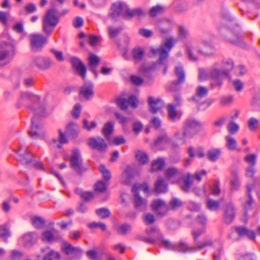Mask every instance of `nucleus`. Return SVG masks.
Instances as JSON below:
<instances>
[{
	"mask_svg": "<svg viewBox=\"0 0 260 260\" xmlns=\"http://www.w3.org/2000/svg\"><path fill=\"white\" fill-rule=\"evenodd\" d=\"M20 104L25 105L27 109L34 113L29 134L33 139L42 138L44 136L42 118L47 116L45 108L41 103V97L30 92H22L19 100Z\"/></svg>",
	"mask_w": 260,
	"mask_h": 260,
	"instance_id": "1",
	"label": "nucleus"
},
{
	"mask_svg": "<svg viewBox=\"0 0 260 260\" xmlns=\"http://www.w3.org/2000/svg\"><path fill=\"white\" fill-rule=\"evenodd\" d=\"M57 12V10L52 8L48 10L43 17L42 30L46 36L40 34H32L30 35V45L33 51H41L47 44L48 37L52 34L59 21L56 15Z\"/></svg>",
	"mask_w": 260,
	"mask_h": 260,
	"instance_id": "2",
	"label": "nucleus"
},
{
	"mask_svg": "<svg viewBox=\"0 0 260 260\" xmlns=\"http://www.w3.org/2000/svg\"><path fill=\"white\" fill-rule=\"evenodd\" d=\"M234 66L233 61L231 59H224L222 61V68H218V64L215 63L211 69L210 76L214 83L212 86H221L223 80L230 78V73Z\"/></svg>",
	"mask_w": 260,
	"mask_h": 260,
	"instance_id": "3",
	"label": "nucleus"
},
{
	"mask_svg": "<svg viewBox=\"0 0 260 260\" xmlns=\"http://www.w3.org/2000/svg\"><path fill=\"white\" fill-rule=\"evenodd\" d=\"M15 152L18 156V160L26 168L31 169L34 168L41 170L45 169L41 161H37L31 158V154L28 151L27 147L21 146L17 150H15Z\"/></svg>",
	"mask_w": 260,
	"mask_h": 260,
	"instance_id": "4",
	"label": "nucleus"
},
{
	"mask_svg": "<svg viewBox=\"0 0 260 260\" xmlns=\"http://www.w3.org/2000/svg\"><path fill=\"white\" fill-rule=\"evenodd\" d=\"M176 40L173 37H170L162 43L159 48H151V53L155 55L159 53L158 63L161 65H166L165 61L169 56V53L176 42ZM167 71V66H165L164 73L165 74Z\"/></svg>",
	"mask_w": 260,
	"mask_h": 260,
	"instance_id": "5",
	"label": "nucleus"
},
{
	"mask_svg": "<svg viewBox=\"0 0 260 260\" xmlns=\"http://www.w3.org/2000/svg\"><path fill=\"white\" fill-rule=\"evenodd\" d=\"M70 167L78 174L81 175L87 170L83 165L80 151L77 149H74L70 157Z\"/></svg>",
	"mask_w": 260,
	"mask_h": 260,
	"instance_id": "6",
	"label": "nucleus"
},
{
	"mask_svg": "<svg viewBox=\"0 0 260 260\" xmlns=\"http://www.w3.org/2000/svg\"><path fill=\"white\" fill-rule=\"evenodd\" d=\"M202 124L194 119H188L185 120L183 125L184 137L192 138L201 129Z\"/></svg>",
	"mask_w": 260,
	"mask_h": 260,
	"instance_id": "7",
	"label": "nucleus"
},
{
	"mask_svg": "<svg viewBox=\"0 0 260 260\" xmlns=\"http://www.w3.org/2000/svg\"><path fill=\"white\" fill-rule=\"evenodd\" d=\"M15 54V47L12 43L0 44V66L7 63Z\"/></svg>",
	"mask_w": 260,
	"mask_h": 260,
	"instance_id": "8",
	"label": "nucleus"
},
{
	"mask_svg": "<svg viewBox=\"0 0 260 260\" xmlns=\"http://www.w3.org/2000/svg\"><path fill=\"white\" fill-rule=\"evenodd\" d=\"M177 80L171 82L169 86V90L172 91H178L180 89V86L185 82V74L183 66L180 64L176 66L174 70Z\"/></svg>",
	"mask_w": 260,
	"mask_h": 260,
	"instance_id": "9",
	"label": "nucleus"
},
{
	"mask_svg": "<svg viewBox=\"0 0 260 260\" xmlns=\"http://www.w3.org/2000/svg\"><path fill=\"white\" fill-rule=\"evenodd\" d=\"M53 63V61L50 58L43 56H35L31 59L32 67L43 71L49 70Z\"/></svg>",
	"mask_w": 260,
	"mask_h": 260,
	"instance_id": "10",
	"label": "nucleus"
},
{
	"mask_svg": "<svg viewBox=\"0 0 260 260\" xmlns=\"http://www.w3.org/2000/svg\"><path fill=\"white\" fill-rule=\"evenodd\" d=\"M151 209L157 216L160 217L166 216L169 210V206L165 201L159 199H155L152 201Z\"/></svg>",
	"mask_w": 260,
	"mask_h": 260,
	"instance_id": "11",
	"label": "nucleus"
},
{
	"mask_svg": "<svg viewBox=\"0 0 260 260\" xmlns=\"http://www.w3.org/2000/svg\"><path fill=\"white\" fill-rule=\"evenodd\" d=\"M87 144L91 149L96 150L100 152H105L108 147L105 139L101 137L89 138Z\"/></svg>",
	"mask_w": 260,
	"mask_h": 260,
	"instance_id": "12",
	"label": "nucleus"
},
{
	"mask_svg": "<svg viewBox=\"0 0 260 260\" xmlns=\"http://www.w3.org/2000/svg\"><path fill=\"white\" fill-rule=\"evenodd\" d=\"M127 6L121 2L114 3L111 8L110 15L113 18H115L119 16H122L126 18Z\"/></svg>",
	"mask_w": 260,
	"mask_h": 260,
	"instance_id": "13",
	"label": "nucleus"
},
{
	"mask_svg": "<svg viewBox=\"0 0 260 260\" xmlns=\"http://www.w3.org/2000/svg\"><path fill=\"white\" fill-rule=\"evenodd\" d=\"M61 250L66 255L69 256L70 259H75L76 256L77 257L82 252L80 247H74L70 243L66 242L62 243Z\"/></svg>",
	"mask_w": 260,
	"mask_h": 260,
	"instance_id": "14",
	"label": "nucleus"
},
{
	"mask_svg": "<svg viewBox=\"0 0 260 260\" xmlns=\"http://www.w3.org/2000/svg\"><path fill=\"white\" fill-rule=\"evenodd\" d=\"M193 176L190 174L187 173L185 175H183L179 178L177 181L178 184L181 189L184 192H188L190 188L193 184Z\"/></svg>",
	"mask_w": 260,
	"mask_h": 260,
	"instance_id": "15",
	"label": "nucleus"
},
{
	"mask_svg": "<svg viewBox=\"0 0 260 260\" xmlns=\"http://www.w3.org/2000/svg\"><path fill=\"white\" fill-rule=\"evenodd\" d=\"M132 191L134 193V203L135 207L138 210H142L145 209L147 207V201L140 196L136 184L133 186Z\"/></svg>",
	"mask_w": 260,
	"mask_h": 260,
	"instance_id": "16",
	"label": "nucleus"
},
{
	"mask_svg": "<svg viewBox=\"0 0 260 260\" xmlns=\"http://www.w3.org/2000/svg\"><path fill=\"white\" fill-rule=\"evenodd\" d=\"M198 52L205 56H212L215 54V49L210 43L203 41L201 45L198 47Z\"/></svg>",
	"mask_w": 260,
	"mask_h": 260,
	"instance_id": "17",
	"label": "nucleus"
},
{
	"mask_svg": "<svg viewBox=\"0 0 260 260\" xmlns=\"http://www.w3.org/2000/svg\"><path fill=\"white\" fill-rule=\"evenodd\" d=\"M148 103L149 107V111L152 114L156 113L163 107L164 103L160 99H154L150 96L148 98Z\"/></svg>",
	"mask_w": 260,
	"mask_h": 260,
	"instance_id": "18",
	"label": "nucleus"
},
{
	"mask_svg": "<svg viewBox=\"0 0 260 260\" xmlns=\"http://www.w3.org/2000/svg\"><path fill=\"white\" fill-rule=\"evenodd\" d=\"M71 62L77 73L84 80L85 78L86 69L83 62L80 59L75 57L71 58Z\"/></svg>",
	"mask_w": 260,
	"mask_h": 260,
	"instance_id": "19",
	"label": "nucleus"
},
{
	"mask_svg": "<svg viewBox=\"0 0 260 260\" xmlns=\"http://www.w3.org/2000/svg\"><path fill=\"white\" fill-rule=\"evenodd\" d=\"M235 211L234 204L230 202L226 204L224 211V221L226 224H230L234 220Z\"/></svg>",
	"mask_w": 260,
	"mask_h": 260,
	"instance_id": "20",
	"label": "nucleus"
},
{
	"mask_svg": "<svg viewBox=\"0 0 260 260\" xmlns=\"http://www.w3.org/2000/svg\"><path fill=\"white\" fill-rule=\"evenodd\" d=\"M157 27L162 37H166L172 30V25L170 21L163 20L158 23Z\"/></svg>",
	"mask_w": 260,
	"mask_h": 260,
	"instance_id": "21",
	"label": "nucleus"
},
{
	"mask_svg": "<svg viewBox=\"0 0 260 260\" xmlns=\"http://www.w3.org/2000/svg\"><path fill=\"white\" fill-rule=\"evenodd\" d=\"M93 84L92 82H85L80 88L79 93L85 99H89L93 95Z\"/></svg>",
	"mask_w": 260,
	"mask_h": 260,
	"instance_id": "22",
	"label": "nucleus"
},
{
	"mask_svg": "<svg viewBox=\"0 0 260 260\" xmlns=\"http://www.w3.org/2000/svg\"><path fill=\"white\" fill-rule=\"evenodd\" d=\"M208 93V90L206 87L199 86L196 89V95L189 98L188 101L198 103L202 98L207 96Z\"/></svg>",
	"mask_w": 260,
	"mask_h": 260,
	"instance_id": "23",
	"label": "nucleus"
},
{
	"mask_svg": "<svg viewBox=\"0 0 260 260\" xmlns=\"http://www.w3.org/2000/svg\"><path fill=\"white\" fill-rule=\"evenodd\" d=\"M39 235L36 232H28L22 236L23 244L27 246L34 245L39 239Z\"/></svg>",
	"mask_w": 260,
	"mask_h": 260,
	"instance_id": "24",
	"label": "nucleus"
},
{
	"mask_svg": "<svg viewBox=\"0 0 260 260\" xmlns=\"http://www.w3.org/2000/svg\"><path fill=\"white\" fill-rule=\"evenodd\" d=\"M232 229H234L235 231L238 234L239 237H241L246 236L250 240H254L255 238V233L253 231L248 230L247 228L243 226H235Z\"/></svg>",
	"mask_w": 260,
	"mask_h": 260,
	"instance_id": "25",
	"label": "nucleus"
},
{
	"mask_svg": "<svg viewBox=\"0 0 260 260\" xmlns=\"http://www.w3.org/2000/svg\"><path fill=\"white\" fill-rule=\"evenodd\" d=\"M41 251L43 253H44V260H54L60 258L59 253L50 249L49 247L42 248Z\"/></svg>",
	"mask_w": 260,
	"mask_h": 260,
	"instance_id": "26",
	"label": "nucleus"
},
{
	"mask_svg": "<svg viewBox=\"0 0 260 260\" xmlns=\"http://www.w3.org/2000/svg\"><path fill=\"white\" fill-rule=\"evenodd\" d=\"M134 177V169L127 166L124 172H123L121 177V182L123 184L128 185L131 183V180Z\"/></svg>",
	"mask_w": 260,
	"mask_h": 260,
	"instance_id": "27",
	"label": "nucleus"
},
{
	"mask_svg": "<svg viewBox=\"0 0 260 260\" xmlns=\"http://www.w3.org/2000/svg\"><path fill=\"white\" fill-rule=\"evenodd\" d=\"M232 179L231 181V187L232 190H238L240 185L239 178V171L237 168H234L231 170Z\"/></svg>",
	"mask_w": 260,
	"mask_h": 260,
	"instance_id": "28",
	"label": "nucleus"
},
{
	"mask_svg": "<svg viewBox=\"0 0 260 260\" xmlns=\"http://www.w3.org/2000/svg\"><path fill=\"white\" fill-rule=\"evenodd\" d=\"M88 60L90 70L93 73L95 77L96 78L98 76V73L96 70V67L100 63V58L94 54H90Z\"/></svg>",
	"mask_w": 260,
	"mask_h": 260,
	"instance_id": "29",
	"label": "nucleus"
},
{
	"mask_svg": "<svg viewBox=\"0 0 260 260\" xmlns=\"http://www.w3.org/2000/svg\"><path fill=\"white\" fill-rule=\"evenodd\" d=\"M114 122L110 121L106 123L102 128V133L108 141L111 140V135L114 131Z\"/></svg>",
	"mask_w": 260,
	"mask_h": 260,
	"instance_id": "30",
	"label": "nucleus"
},
{
	"mask_svg": "<svg viewBox=\"0 0 260 260\" xmlns=\"http://www.w3.org/2000/svg\"><path fill=\"white\" fill-rule=\"evenodd\" d=\"M66 133L69 138H75L78 133V126L73 122L69 123L66 126Z\"/></svg>",
	"mask_w": 260,
	"mask_h": 260,
	"instance_id": "31",
	"label": "nucleus"
},
{
	"mask_svg": "<svg viewBox=\"0 0 260 260\" xmlns=\"http://www.w3.org/2000/svg\"><path fill=\"white\" fill-rule=\"evenodd\" d=\"M145 54L144 49L141 47H136L132 51L133 59L135 63L140 62L143 59Z\"/></svg>",
	"mask_w": 260,
	"mask_h": 260,
	"instance_id": "32",
	"label": "nucleus"
},
{
	"mask_svg": "<svg viewBox=\"0 0 260 260\" xmlns=\"http://www.w3.org/2000/svg\"><path fill=\"white\" fill-rule=\"evenodd\" d=\"M172 250L181 252H186L189 251H196V249L189 247L187 244L183 241H180L177 244H174V246L172 247Z\"/></svg>",
	"mask_w": 260,
	"mask_h": 260,
	"instance_id": "33",
	"label": "nucleus"
},
{
	"mask_svg": "<svg viewBox=\"0 0 260 260\" xmlns=\"http://www.w3.org/2000/svg\"><path fill=\"white\" fill-rule=\"evenodd\" d=\"M168 113L169 119L172 121H175L180 118V115L177 112L175 106L173 104L168 105Z\"/></svg>",
	"mask_w": 260,
	"mask_h": 260,
	"instance_id": "34",
	"label": "nucleus"
},
{
	"mask_svg": "<svg viewBox=\"0 0 260 260\" xmlns=\"http://www.w3.org/2000/svg\"><path fill=\"white\" fill-rule=\"evenodd\" d=\"M252 186L248 185L247 186V192L248 196V200L245 203L244 207L245 210L246 211V214H247V211L252 209V205L253 203V199L252 197L251 194Z\"/></svg>",
	"mask_w": 260,
	"mask_h": 260,
	"instance_id": "35",
	"label": "nucleus"
},
{
	"mask_svg": "<svg viewBox=\"0 0 260 260\" xmlns=\"http://www.w3.org/2000/svg\"><path fill=\"white\" fill-rule=\"evenodd\" d=\"M135 157L137 161L140 165H145L149 161L148 155L143 151H137L136 152Z\"/></svg>",
	"mask_w": 260,
	"mask_h": 260,
	"instance_id": "36",
	"label": "nucleus"
},
{
	"mask_svg": "<svg viewBox=\"0 0 260 260\" xmlns=\"http://www.w3.org/2000/svg\"><path fill=\"white\" fill-rule=\"evenodd\" d=\"M146 15V13L141 8L129 10L127 7L126 18H132L134 17H141Z\"/></svg>",
	"mask_w": 260,
	"mask_h": 260,
	"instance_id": "37",
	"label": "nucleus"
},
{
	"mask_svg": "<svg viewBox=\"0 0 260 260\" xmlns=\"http://www.w3.org/2000/svg\"><path fill=\"white\" fill-rule=\"evenodd\" d=\"M221 154V150L219 148H213L209 150L207 153L208 159L212 161H216Z\"/></svg>",
	"mask_w": 260,
	"mask_h": 260,
	"instance_id": "38",
	"label": "nucleus"
},
{
	"mask_svg": "<svg viewBox=\"0 0 260 260\" xmlns=\"http://www.w3.org/2000/svg\"><path fill=\"white\" fill-rule=\"evenodd\" d=\"M58 140L54 139L53 140V142L54 144L56 143V147L60 149L62 147V145L67 143L68 142V140L65 135V134L63 133L61 129L58 130Z\"/></svg>",
	"mask_w": 260,
	"mask_h": 260,
	"instance_id": "39",
	"label": "nucleus"
},
{
	"mask_svg": "<svg viewBox=\"0 0 260 260\" xmlns=\"http://www.w3.org/2000/svg\"><path fill=\"white\" fill-rule=\"evenodd\" d=\"M167 184L163 179H159L155 183L154 191L157 193L165 192L167 191Z\"/></svg>",
	"mask_w": 260,
	"mask_h": 260,
	"instance_id": "40",
	"label": "nucleus"
},
{
	"mask_svg": "<svg viewBox=\"0 0 260 260\" xmlns=\"http://www.w3.org/2000/svg\"><path fill=\"white\" fill-rule=\"evenodd\" d=\"M165 8L161 5H156L152 7L149 11V15L151 17H154L157 15L164 13Z\"/></svg>",
	"mask_w": 260,
	"mask_h": 260,
	"instance_id": "41",
	"label": "nucleus"
},
{
	"mask_svg": "<svg viewBox=\"0 0 260 260\" xmlns=\"http://www.w3.org/2000/svg\"><path fill=\"white\" fill-rule=\"evenodd\" d=\"M41 240L43 241L51 243L55 241L56 239V237L50 230H46L42 233Z\"/></svg>",
	"mask_w": 260,
	"mask_h": 260,
	"instance_id": "42",
	"label": "nucleus"
},
{
	"mask_svg": "<svg viewBox=\"0 0 260 260\" xmlns=\"http://www.w3.org/2000/svg\"><path fill=\"white\" fill-rule=\"evenodd\" d=\"M193 46L191 43H188L186 44V52L190 60L196 61L198 60V56L193 52Z\"/></svg>",
	"mask_w": 260,
	"mask_h": 260,
	"instance_id": "43",
	"label": "nucleus"
},
{
	"mask_svg": "<svg viewBox=\"0 0 260 260\" xmlns=\"http://www.w3.org/2000/svg\"><path fill=\"white\" fill-rule=\"evenodd\" d=\"M171 142V139L168 137V135L164 133L159 136L154 141L155 145L158 146L161 144L167 145Z\"/></svg>",
	"mask_w": 260,
	"mask_h": 260,
	"instance_id": "44",
	"label": "nucleus"
},
{
	"mask_svg": "<svg viewBox=\"0 0 260 260\" xmlns=\"http://www.w3.org/2000/svg\"><path fill=\"white\" fill-rule=\"evenodd\" d=\"M131 225L127 223H125L117 226V232L119 234L125 235L131 231Z\"/></svg>",
	"mask_w": 260,
	"mask_h": 260,
	"instance_id": "45",
	"label": "nucleus"
},
{
	"mask_svg": "<svg viewBox=\"0 0 260 260\" xmlns=\"http://www.w3.org/2000/svg\"><path fill=\"white\" fill-rule=\"evenodd\" d=\"M183 205L182 201L178 198H172L169 202V210H176Z\"/></svg>",
	"mask_w": 260,
	"mask_h": 260,
	"instance_id": "46",
	"label": "nucleus"
},
{
	"mask_svg": "<svg viewBox=\"0 0 260 260\" xmlns=\"http://www.w3.org/2000/svg\"><path fill=\"white\" fill-rule=\"evenodd\" d=\"M165 166V160L162 158H158L153 161L151 164V170L152 171L161 170Z\"/></svg>",
	"mask_w": 260,
	"mask_h": 260,
	"instance_id": "47",
	"label": "nucleus"
},
{
	"mask_svg": "<svg viewBox=\"0 0 260 260\" xmlns=\"http://www.w3.org/2000/svg\"><path fill=\"white\" fill-rule=\"evenodd\" d=\"M146 233L148 235H152L153 234V236L157 237V239H162V234L160 232L159 229L156 226H153L146 230Z\"/></svg>",
	"mask_w": 260,
	"mask_h": 260,
	"instance_id": "48",
	"label": "nucleus"
},
{
	"mask_svg": "<svg viewBox=\"0 0 260 260\" xmlns=\"http://www.w3.org/2000/svg\"><path fill=\"white\" fill-rule=\"evenodd\" d=\"M108 30L110 38L114 39L121 32L122 28L121 27H114L110 26L108 27Z\"/></svg>",
	"mask_w": 260,
	"mask_h": 260,
	"instance_id": "49",
	"label": "nucleus"
},
{
	"mask_svg": "<svg viewBox=\"0 0 260 260\" xmlns=\"http://www.w3.org/2000/svg\"><path fill=\"white\" fill-rule=\"evenodd\" d=\"M226 141V147L229 150H233L236 149L237 143L235 139L230 136L225 137Z\"/></svg>",
	"mask_w": 260,
	"mask_h": 260,
	"instance_id": "50",
	"label": "nucleus"
},
{
	"mask_svg": "<svg viewBox=\"0 0 260 260\" xmlns=\"http://www.w3.org/2000/svg\"><path fill=\"white\" fill-rule=\"evenodd\" d=\"M107 185L103 180L98 181L94 185V190L96 192H103L106 190Z\"/></svg>",
	"mask_w": 260,
	"mask_h": 260,
	"instance_id": "51",
	"label": "nucleus"
},
{
	"mask_svg": "<svg viewBox=\"0 0 260 260\" xmlns=\"http://www.w3.org/2000/svg\"><path fill=\"white\" fill-rule=\"evenodd\" d=\"M96 214L101 218H108L110 215L109 210L106 208H100L96 210Z\"/></svg>",
	"mask_w": 260,
	"mask_h": 260,
	"instance_id": "52",
	"label": "nucleus"
},
{
	"mask_svg": "<svg viewBox=\"0 0 260 260\" xmlns=\"http://www.w3.org/2000/svg\"><path fill=\"white\" fill-rule=\"evenodd\" d=\"M10 234L6 224L0 226V237L7 242V238L10 237Z\"/></svg>",
	"mask_w": 260,
	"mask_h": 260,
	"instance_id": "53",
	"label": "nucleus"
},
{
	"mask_svg": "<svg viewBox=\"0 0 260 260\" xmlns=\"http://www.w3.org/2000/svg\"><path fill=\"white\" fill-rule=\"evenodd\" d=\"M31 221L32 225L36 229H40L45 223L44 219L42 217L39 216H34L31 217Z\"/></svg>",
	"mask_w": 260,
	"mask_h": 260,
	"instance_id": "54",
	"label": "nucleus"
},
{
	"mask_svg": "<svg viewBox=\"0 0 260 260\" xmlns=\"http://www.w3.org/2000/svg\"><path fill=\"white\" fill-rule=\"evenodd\" d=\"M234 38H228L227 41L231 44L240 46L242 44L243 38L239 34L234 35Z\"/></svg>",
	"mask_w": 260,
	"mask_h": 260,
	"instance_id": "55",
	"label": "nucleus"
},
{
	"mask_svg": "<svg viewBox=\"0 0 260 260\" xmlns=\"http://www.w3.org/2000/svg\"><path fill=\"white\" fill-rule=\"evenodd\" d=\"M178 32L179 37L181 40L186 39L189 33L187 29L183 25L178 26Z\"/></svg>",
	"mask_w": 260,
	"mask_h": 260,
	"instance_id": "56",
	"label": "nucleus"
},
{
	"mask_svg": "<svg viewBox=\"0 0 260 260\" xmlns=\"http://www.w3.org/2000/svg\"><path fill=\"white\" fill-rule=\"evenodd\" d=\"M207 206L209 210L215 211L219 208V203L212 199H208L207 201Z\"/></svg>",
	"mask_w": 260,
	"mask_h": 260,
	"instance_id": "57",
	"label": "nucleus"
},
{
	"mask_svg": "<svg viewBox=\"0 0 260 260\" xmlns=\"http://www.w3.org/2000/svg\"><path fill=\"white\" fill-rule=\"evenodd\" d=\"M100 172L102 174L103 178L105 181H108L111 178V175L109 171L103 165H101L99 167Z\"/></svg>",
	"mask_w": 260,
	"mask_h": 260,
	"instance_id": "58",
	"label": "nucleus"
},
{
	"mask_svg": "<svg viewBox=\"0 0 260 260\" xmlns=\"http://www.w3.org/2000/svg\"><path fill=\"white\" fill-rule=\"evenodd\" d=\"M137 239L140 241L144 242L145 243H152L154 244L156 242L158 241L159 240L157 239V237H155L153 236H149V237H143V236H139Z\"/></svg>",
	"mask_w": 260,
	"mask_h": 260,
	"instance_id": "59",
	"label": "nucleus"
},
{
	"mask_svg": "<svg viewBox=\"0 0 260 260\" xmlns=\"http://www.w3.org/2000/svg\"><path fill=\"white\" fill-rule=\"evenodd\" d=\"M116 104L122 110H126L128 106L127 100L122 98H119L117 99Z\"/></svg>",
	"mask_w": 260,
	"mask_h": 260,
	"instance_id": "60",
	"label": "nucleus"
},
{
	"mask_svg": "<svg viewBox=\"0 0 260 260\" xmlns=\"http://www.w3.org/2000/svg\"><path fill=\"white\" fill-rule=\"evenodd\" d=\"M258 121L254 117L250 118L248 121L249 128L250 131L255 130L258 126Z\"/></svg>",
	"mask_w": 260,
	"mask_h": 260,
	"instance_id": "61",
	"label": "nucleus"
},
{
	"mask_svg": "<svg viewBox=\"0 0 260 260\" xmlns=\"http://www.w3.org/2000/svg\"><path fill=\"white\" fill-rule=\"evenodd\" d=\"M83 127L87 131H90L91 130L94 129L97 125L96 122L91 121L90 123H89V121L86 119L83 120Z\"/></svg>",
	"mask_w": 260,
	"mask_h": 260,
	"instance_id": "62",
	"label": "nucleus"
},
{
	"mask_svg": "<svg viewBox=\"0 0 260 260\" xmlns=\"http://www.w3.org/2000/svg\"><path fill=\"white\" fill-rule=\"evenodd\" d=\"M156 219L154 216L151 213H146L145 214L144 222L147 225H149L155 222Z\"/></svg>",
	"mask_w": 260,
	"mask_h": 260,
	"instance_id": "63",
	"label": "nucleus"
},
{
	"mask_svg": "<svg viewBox=\"0 0 260 260\" xmlns=\"http://www.w3.org/2000/svg\"><path fill=\"white\" fill-rule=\"evenodd\" d=\"M227 129L231 134H234L238 131L239 126L235 122H231L228 125Z\"/></svg>",
	"mask_w": 260,
	"mask_h": 260,
	"instance_id": "64",
	"label": "nucleus"
}]
</instances>
